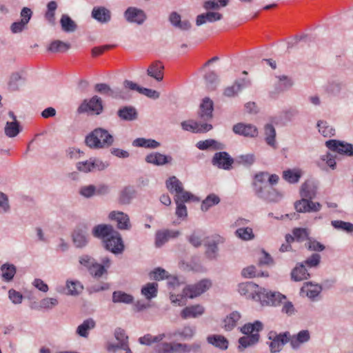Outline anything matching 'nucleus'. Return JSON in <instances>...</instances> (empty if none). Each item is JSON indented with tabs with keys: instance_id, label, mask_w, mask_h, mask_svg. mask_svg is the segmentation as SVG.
Segmentation results:
<instances>
[{
	"instance_id": "7",
	"label": "nucleus",
	"mask_w": 353,
	"mask_h": 353,
	"mask_svg": "<svg viewBox=\"0 0 353 353\" xmlns=\"http://www.w3.org/2000/svg\"><path fill=\"white\" fill-rule=\"evenodd\" d=\"M294 208L296 212L301 213L316 212L321 209V205L319 202H313L306 198H302L295 202Z\"/></svg>"
},
{
	"instance_id": "56",
	"label": "nucleus",
	"mask_w": 353,
	"mask_h": 353,
	"mask_svg": "<svg viewBox=\"0 0 353 353\" xmlns=\"http://www.w3.org/2000/svg\"><path fill=\"white\" fill-rule=\"evenodd\" d=\"M218 252L219 248L217 242L212 241L207 244L205 254L208 259L211 260L216 259L218 256Z\"/></svg>"
},
{
	"instance_id": "17",
	"label": "nucleus",
	"mask_w": 353,
	"mask_h": 353,
	"mask_svg": "<svg viewBox=\"0 0 353 353\" xmlns=\"http://www.w3.org/2000/svg\"><path fill=\"white\" fill-rule=\"evenodd\" d=\"M179 235V232L171 230H159L155 235V245L160 248L170 239H174Z\"/></svg>"
},
{
	"instance_id": "2",
	"label": "nucleus",
	"mask_w": 353,
	"mask_h": 353,
	"mask_svg": "<svg viewBox=\"0 0 353 353\" xmlns=\"http://www.w3.org/2000/svg\"><path fill=\"white\" fill-rule=\"evenodd\" d=\"M270 342L268 343L271 353H277L282 350L284 345L288 343V332L277 334L276 332L270 331L268 334Z\"/></svg>"
},
{
	"instance_id": "40",
	"label": "nucleus",
	"mask_w": 353,
	"mask_h": 353,
	"mask_svg": "<svg viewBox=\"0 0 353 353\" xmlns=\"http://www.w3.org/2000/svg\"><path fill=\"white\" fill-rule=\"evenodd\" d=\"M167 337L164 333L159 334L157 336H152L150 334H145L139 339V342L141 345H150L152 343H156L161 341L163 339Z\"/></svg>"
},
{
	"instance_id": "15",
	"label": "nucleus",
	"mask_w": 353,
	"mask_h": 353,
	"mask_svg": "<svg viewBox=\"0 0 353 353\" xmlns=\"http://www.w3.org/2000/svg\"><path fill=\"white\" fill-rule=\"evenodd\" d=\"M145 160L148 163L162 166L170 163L172 161V157L170 155H165L160 152H154L146 155Z\"/></svg>"
},
{
	"instance_id": "13",
	"label": "nucleus",
	"mask_w": 353,
	"mask_h": 353,
	"mask_svg": "<svg viewBox=\"0 0 353 353\" xmlns=\"http://www.w3.org/2000/svg\"><path fill=\"white\" fill-rule=\"evenodd\" d=\"M232 130L235 134L247 137H256L259 133L256 126L243 123L234 125Z\"/></svg>"
},
{
	"instance_id": "47",
	"label": "nucleus",
	"mask_w": 353,
	"mask_h": 353,
	"mask_svg": "<svg viewBox=\"0 0 353 353\" xmlns=\"http://www.w3.org/2000/svg\"><path fill=\"white\" fill-rule=\"evenodd\" d=\"M319 132L325 137H330L335 134V129L323 120L317 122Z\"/></svg>"
},
{
	"instance_id": "20",
	"label": "nucleus",
	"mask_w": 353,
	"mask_h": 353,
	"mask_svg": "<svg viewBox=\"0 0 353 353\" xmlns=\"http://www.w3.org/2000/svg\"><path fill=\"white\" fill-rule=\"evenodd\" d=\"M72 240L77 248L85 247L89 241V236L85 229H75L72 233Z\"/></svg>"
},
{
	"instance_id": "18",
	"label": "nucleus",
	"mask_w": 353,
	"mask_h": 353,
	"mask_svg": "<svg viewBox=\"0 0 353 353\" xmlns=\"http://www.w3.org/2000/svg\"><path fill=\"white\" fill-rule=\"evenodd\" d=\"M91 16L101 23H108L111 20V12L103 6L94 7Z\"/></svg>"
},
{
	"instance_id": "6",
	"label": "nucleus",
	"mask_w": 353,
	"mask_h": 353,
	"mask_svg": "<svg viewBox=\"0 0 353 353\" xmlns=\"http://www.w3.org/2000/svg\"><path fill=\"white\" fill-rule=\"evenodd\" d=\"M125 19L130 23L142 25L147 19L145 12L136 7H129L124 12Z\"/></svg>"
},
{
	"instance_id": "33",
	"label": "nucleus",
	"mask_w": 353,
	"mask_h": 353,
	"mask_svg": "<svg viewBox=\"0 0 353 353\" xmlns=\"http://www.w3.org/2000/svg\"><path fill=\"white\" fill-rule=\"evenodd\" d=\"M133 301L134 297L125 292L118 290L112 293V302L114 303L130 304Z\"/></svg>"
},
{
	"instance_id": "59",
	"label": "nucleus",
	"mask_w": 353,
	"mask_h": 353,
	"mask_svg": "<svg viewBox=\"0 0 353 353\" xmlns=\"http://www.w3.org/2000/svg\"><path fill=\"white\" fill-rule=\"evenodd\" d=\"M342 84L339 82H328L325 86V90L327 93L332 95H337L341 92Z\"/></svg>"
},
{
	"instance_id": "42",
	"label": "nucleus",
	"mask_w": 353,
	"mask_h": 353,
	"mask_svg": "<svg viewBox=\"0 0 353 353\" xmlns=\"http://www.w3.org/2000/svg\"><path fill=\"white\" fill-rule=\"evenodd\" d=\"M196 147L201 150H205L210 148L214 150H222L223 148V145L214 139H207L205 141H199L196 143Z\"/></svg>"
},
{
	"instance_id": "3",
	"label": "nucleus",
	"mask_w": 353,
	"mask_h": 353,
	"mask_svg": "<svg viewBox=\"0 0 353 353\" xmlns=\"http://www.w3.org/2000/svg\"><path fill=\"white\" fill-rule=\"evenodd\" d=\"M211 285L210 280L203 279L196 284L186 286L183 292L185 296L193 299L207 291Z\"/></svg>"
},
{
	"instance_id": "62",
	"label": "nucleus",
	"mask_w": 353,
	"mask_h": 353,
	"mask_svg": "<svg viewBox=\"0 0 353 353\" xmlns=\"http://www.w3.org/2000/svg\"><path fill=\"white\" fill-rule=\"evenodd\" d=\"M154 346L156 353H173V344L170 343H157Z\"/></svg>"
},
{
	"instance_id": "9",
	"label": "nucleus",
	"mask_w": 353,
	"mask_h": 353,
	"mask_svg": "<svg viewBox=\"0 0 353 353\" xmlns=\"http://www.w3.org/2000/svg\"><path fill=\"white\" fill-rule=\"evenodd\" d=\"M310 340V333L307 330H303L296 334L291 335L288 332V341L293 350H299L301 345Z\"/></svg>"
},
{
	"instance_id": "61",
	"label": "nucleus",
	"mask_w": 353,
	"mask_h": 353,
	"mask_svg": "<svg viewBox=\"0 0 353 353\" xmlns=\"http://www.w3.org/2000/svg\"><path fill=\"white\" fill-rule=\"evenodd\" d=\"M90 159V167L92 172L95 171H101L105 170L108 166V163L103 162L99 159L92 157Z\"/></svg>"
},
{
	"instance_id": "28",
	"label": "nucleus",
	"mask_w": 353,
	"mask_h": 353,
	"mask_svg": "<svg viewBox=\"0 0 353 353\" xmlns=\"http://www.w3.org/2000/svg\"><path fill=\"white\" fill-rule=\"evenodd\" d=\"M259 334H248L241 337L239 339L238 349L240 351H243L245 348L256 345L259 342Z\"/></svg>"
},
{
	"instance_id": "24",
	"label": "nucleus",
	"mask_w": 353,
	"mask_h": 353,
	"mask_svg": "<svg viewBox=\"0 0 353 353\" xmlns=\"http://www.w3.org/2000/svg\"><path fill=\"white\" fill-rule=\"evenodd\" d=\"M309 277L310 274L303 263L296 264V267L291 272V278L294 281L306 280Z\"/></svg>"
},
{
	"instance_id": "26",
	"label": "nucleus",
	"mask_w": 353,
	"mask_h": 353,
	"mask_svg": "<svg viewBox=\"0 0 353 353\" xmlns=\"http://www.w3.org/2000/svg\"><path fill=\"white\" fill-rule=\"evenodd\" d=\"M171 24L181 30H188L191 28V23L188 20L181 21V15L176 12H172L169 16Z\"/></svg>"
},
{
	"instance_id": "12",
	"label": "nucleus",
	"mask_w": 353,
	"mask_h": 353,
	"mask_svg": "<svg viewBox=\"0 0 353 353\" xmlns=\"http://www.w3.org/2000/svg\"><path fill=\"white\" fill-rule=\"evenodd\" d=\"M183 130L194 133H201L210 131L212 125L208 123H201L193 121H185L181 123Z\"/></svg>"
},
{
	"instance_id": "21",
	"label": "nucleus",
	"mask_w": 353,
	"mask_h": 353,
	"mask_svg": "<svg viewBox=\"0 0 353 353\" xmlns=\"http://www.w3.org/2000/svg\"><path fill=\"white\" fill-rule=\"evenodd\" d=\"M204 312L205 309L202 305H193L183 308L181 312V316L183 319L197 318L201 316Z\"/></svg>"
},
{
	"instance_id": "11",
	"label": "nucleus",
	"mask_w": 353,
	"mask_h": 353,
	"mask_svg": "<svg viewBox=\"0 0 353 353\" xmlns=\"http://www.w3.org/2000/svg\"><path fill=\"white\" fill-rule=\"evenodd\" d=\"M260 288L253 282H245L239 285L238 290L241 295L256 301Z\"/></svg>"
},
{
	"instance_id": "14",
	"label": "nucleus",
	"mask_w": 353,
	"mask_h": 353,
	"mask_svg": "<svg viewBox=\"0 0 353 353\" xmlns=\"http://www.w3.org/2000/svg\"><path fill=\"white\" fill-rule=\"evenodd\" d=\"M234 160L225 152H216L213 159L212 164L224 170L230 169Z\"/></svg>"
},
{
	"instance_id": "39",
	"label": "nucleus",
	"mask_w": 353,
	"mask_h": 353,
	"mask_svg": "<svg viewBox=\"0 0 353 353\" xmlns=\"http://www.w3.org/2000/svg\"><path fill=\"white\" fill-rule=\"evenodd\" d=\"M302 175L299 169H288L283 172V178L290 183H297Z\"/></svg>"
},
{
	"instance_id": "44",
	"label": "nucleus",
	"mask_w": 353,
	"mask_h": 353,
	"mask_svg": "<svg viewBox=\"0 0 353 353\" xmlns=\"http://www.w3.org/2000/svg\"><path fill=\"white\" fill-rule=\"evenodd\" d=\"M60 23L62 30L66 32H74L77 27L75 22L68 15L65 14L61 16Z\"/></svg>"
},
{
	"instance_id": "60",
	"label": "nucleus",
	"mask_w": 353,
	"mask_h": 353,
	"mask_svg": "<svg viewBox=\"0 0 353 353\" xmlns=\"http://www.w3.org/2000/svg\"><path fill=\"white\" fill-rule=\"evenodd\" d=\"M235 161L245 166H250L254 163L255 157L253 154L240 155L235 159Z\"/></svg>"
},
{
	"instance_id": "32",
	"label": "nucleus",
	"mask_w": 353,
	"mask_h": 353,
	"mask_svg": "<svg viewBox=\"0 0 353 353\" xmlns=\"http://www.w3.org/2000/svg\"><path fill=\"white\" fill-rule=\"evenodd\" d=\"M195 334V328L190 326H185L182 329H179L174 332L172 334L167 336L170 339L172 336H179L183 340L191 339Z\"/></svg>"
},
{
	"instance_id": "31",
	"label": "nucleus",
	"mask_w": 353,
	"mask_h": 353,
	"mask_svg": "<svg viewBox=\"0 0 353 353\" xmlns=\"http://www.w3.org/2000/svg\"><path fill=\"white\" fill-rule=\"evenodd\" d=\"M263 325L259 321H255L252 323H246L241 328V331L245 335L259 334V332L263 330Z\"/></svg>"
},
{
	"instance_id": "49",
	"label": "nucleus",
	"mask_w": 353,
	"mask_h": 353,
	"mask_svg": "<svg viewBox=\"0 0 353 353\" xmlns=\"http://www.w3.org/2000/svg\"><path fill=\"white\" fill-rule=\"evenodd\" d=\"M70 48L69 43L63 41L56 40L52 41L48 48V51L53 53L64 52Z\"/></svg>"
},
{
	"instance_id": "23",
	"label": "nucleus",
	"mask_w": 353,
	"mask_h": 353,
	"mask_svg": "<svg viewBox=\"0 0 353 353\" xmlns=\"http://www.w3.org/2000/svg\"><path fill=\"white\" fill-rule=\"evenodd\" d=\"M223 16L219 12H208L206 13L199 14L196 19V25L200 26L207 22L212 23L219 21Z\"/></svg>"
},
{
	"instance_id": "46",
	"label": "nucleus",
	"mask_w": 353,
	"mask_h": 353,
	"mask_svg": "<svg viewBox=\"0 0 353 353\" xmlns=\"http://www.w3.org/2000/svg\"><path fill=\"white\" fill-rule=\"evenodd\" d=\"M158 284L157 283H148L141 289V294L147 299H151L157 295Z\"/></svg>"
},
{
	"instance_id": "10",
	"label": "nucleus",
	"mask_w": 353,
	"mask_h": 353,
	"mask_svg": "<svg viewBox=\"0 0 353 353\" xmlns=\"http://www.w3.org/2000/svg\"><path fill=\"white\" fill-rule=\"evenodd\" d=\"M109 219L117 222L119 230H128L131 228L129 216L121 211H112L108 215Z\"/></svg>"
},
{
	"instance_id": "37",
	"label": "nucleus",
	"mask_w": 353,
	"mask_h": 353,
	"mask_svg": "<svg viewBox=\"0 0 353 353\" xmlns=\"http://www.w3.org/2000/svg\"><path fill=\"white\" fill-rule=\"evenodd\" d=\"M265 141L270 146L276 148V130L274 127L270 123H268L264 127Z\"/></svg>"
},
{
	"instance_id": "27",
	"label": "nucleus",
	"mask_w": 353,
	"mask_h": 353,
	"mask_svg": "<svg viewBox=\"0 0 353 353\" xmlns=\"http://www.w3.org/2000/svg\"><path fill=\"white\" fill-rule=\"evenodd\" d=\"M207 341L208 343L212 345L213 346L221 350H225L228 347L229 342L228 339L219 334H212L209 335L207 337Z\"/></svg>"
},
{
	"instance_id": "38",
	"label": "nucleus",
	"mask_w": 353,
	"mask_h": 353,
	"mask_svg": "<svg viewBox=\"0 0 353 353\" xmlns=\"http://www.w3.org/2000/svg\"><path fill=\"white\" fill-rule=\"evenodd\" d=\"M95 325V321L92 319H88L77 327V333L82 337H87L89 331L93 329Z\"/></svg>"
},
{
	"instance_id": "51",
	"label": "nucleus",
	"mask_w": 353,
	"mask_h": 353,
	"mask_svg": "<svg viewBox=\"0 0 353 353\" xmlns=\"http://www.w3.org/2000/svg\"><path fill=\"white\" fill-rule=\"evenodd\" d=\"M20 132L19 124L17 121H8L5 127V134L8 137H14Z\"/></svg>"
},
{
	"instance_id": "34",
	"label": "nucleus",
	"mask_w": 353,
	"mask_h": 353,
	"mask_svg": "<svg viewBox=\"0 0 353 353\" xmlns=\"http://www.w3.org/2000/svg\"><path fill=\"white\" fill-rule=\"evenodd\" d=\"M134 147L155 149L160 146V143L151 139L137 138L132 142Z\"/></svg>"
},
{
	"instance_id": "52",
	"label": "nucleus",
	"mask_w": 353,
	"mask_h": 353,
	"mask_svg": "<svg viewBox=\"0 0 353 353\" xmlns=\"http://www.w3.org/2000/svg\"><path fill=\"white\" fill-rule=\"evenodd\" d=\"M229 0H208L204 2L203 8L206 10H218L220 7H225L228 4Z\"/></svg>"
},
{
	"instance_id": "58",
	"label": "nucleus",
	"mask_w": 353,
	"mask_h": 353,
	"mask_svg": "<svg viewBox=\"0 0 353 353\" xmlns=\"http://www.w3.org/2000/svg\"><path fill=\"white\" fill-rule=\"evenodd\" d=\"M307 240L305 247L311 251L321 252L325 248L324 245L314 239L307 238Z\"/></svg>"
},
{
	"instance_id": "19",
	"label": "nucleus",
	"mask_w": 353,
	"mask_h": 353,
	"mask_svg": "<svg viewBox=\"0 0 353 353\" xmlns=\"http://www.w3.org/2000/svg\"><path fill=\"white\" fill-rule=\"evenodd\" d=\"M213 102L209 98H205L200 105L199 117L205 121H210L212 118Z\"/></svg>"
},
{
	"instance_id": "1",
	"label": "nucleus",
	"mask_w": 353,
	"mask_h": 353,
	"mask_svg": "<svg viewBox=\"0 0 353 353\" xmlns=\"http://www.w3.org/2000/svg\"><path fill=\"white\" fill-rule=\"evenodd\" d=\"M114 137L108 130L98 128L89 133L85 139V143L91 149L108 148L112 145Z\"/></svg>"
},
{
	"instance_id": "50",
	"label": "nucleus",
	"mask_w": 353,
	"mask_h": 353,
	"mask_svg": "<svg viewBox=\"0 0 353 353\" xmlns=\"http://www.w3.org/2000/svg\"><path fill=\"white\" fill-rule=\"evenodd\" d=\"M220 198L215 194H209L201 203V209L203 212L208 211L210 208L217 205Z\"/></svg>"
},
{
	"instance_id": "64",
	"label": "nucleus",
	"mask_w": 353,
	"mask_h": 353,
	"mask_svg": "<svg viewBox=\"0 0 353 353\" xmlns=\"http://www.w3.org/2000/svg\"><path fill=\"white\" fill-rule=\"evenodd\" d=\"M90 273L95 278H100L102 275L106 272V270L103 265L95 263L89 269Z\"/></svg>"
},
{
	"instance_id": "54",
	"label": "nucleus",
	"mask_w": 353,
	"mask_h": 353,
	"mask_svg": "<svg viewBox=\"0 0 353 353\" xmlns=\"http://www.w3.org/2000/svg\"><path fill=\"white\" fill-rule=\"evenodd\" d=\"M331 225L338 230L344 231L348 233L353 232V224L351 223L336 220L332 221Z\"/></svg>"
},
{
	"instance_id": "43",
	"label": "nucleus",
	"mask_w": 353,
	"mask_h": 353,
	"mask_svg": "<svg viewBox=\"0 0 353 353\" xmlns=\"http://www.w3.org/2000/svg\"><path fill=\"white\" fill-rule=\"evenodd\" d=\"M135 191L133 188L125 187L119 194V201L123 205L129 204L134 198Z\"/></svg>"
},
{
	"instance_id": "48",
	"label": "nucleus",
	"mask_w": 353,
	"mask_h": 353,
	"mask_svg": "<svg viewBox=\"0 0 353 353\" xmlns=\"http://www.w3.org/2000/svg\"><path fill=\"white\" fill-rule=\"evenodd\" d=\"M166 187L171 193H174L176 195L177 192L182 191V183L174 176L170 177L166 181Z\"/></svg>"
},
{
	"instance_id": "45",
	"label": "nucleus",
	"mask_w": 353,
	"mask_h": 353,
	"mask_svg": "<svg viewBox=\"0 0 353 353\" xmlns=\"http://www.w3.org/2000/svg\"><path fill=\"white\" fill-rule=\"evenodd\" d=\"M241 318V315L237 312H233L225 317L223 321V327L226 330H232Z\"/></svg>"
},
{
	"instance_id": "29",
	"label": "nucleus",
	"mask_w": 353,
	"mask_h": 353,
	"mask_svg": "<svg viewBox=\"0 0 353 353\" xmlns=\"http://www.w3.org/2000/svg\"><path fill=\"white\" fill-rule=\"evenodd\" d=\"M300 194L302 198L312 200L316 194V187L311 181H306L302 184Z\"/></svg>"
},
{
	"instance_id": "22",
	"label": "nucleus",
	"mask_w": 353,
	"mask_h": 353,
	"mask_svg": "<svg viewBox=\"0 0 353 353\" xmlns=\"http://www.w3.org/2000/svg\"><path fill=\"white\" fill-rule=\"evenodd\" d=\"M114 231H115V230L110 225L99 224L93 228L92 234L94 237L103 239L104 241L108 238Z\"/></svg>"
},
{
	"instance_id": "57",
	"label": "nucleus",
	"mask_w": 353,
	"mask_h": 353,
	"mask_svg": "<svg viewBox=\"0 0 353 353\" xmlns=\"http://www.w3.org/2000/svg\"><path fill=\"white\" fill-rule=\"evenodd\" d=\"M254 192L256 196L261 199H265L270 185L254 183Z\"/></svg>"
},
{
	"instance_id": "4",
	"label": "nucleus",
	"mask_w": 353,
	"mask_h": 353,
	"mask_svg": "<svg viewBox=\"0 0 353 353\" xmlns=\"http://www.w3.org/2000/svg\"><path fill=\"white\" fill-rule=\"evenodd\" d=\"M103 110L102 101L97 96L92 97L89 101L84 100L77 109L79 114L92 112L99 114Z\"/></svg>"
},
{
	"instance_id": "25",
	"label": "nucleus",
	"mask_w": 353,
	"mask_h": 353,
	"mask_svg": "<svg viewBox=\"0 0 353 353\" xmlns=\"http://www.w3.org/2000/svg\"><path fill=\"white\" fill-rule=\"evenodd\" d=\"M164 66L159 61L152 63L147 70L148 76L155 79L157 81H161L163 79V70Z\"/></svg>"
},
{
	"instance_id": "8",
	"label": "nucleus",
	"mask_w": 353,
	"mask_h": 353,
	"mask_svg": "<svg viewBox=\"0 0 353 353\" xmlns=\"http://www.w3.org/2000/svg\"><path fill=\"white\" fill-rule=\"evenodd\" d=\"M325 145L333 152L353 156V145L350 143L332 139L326 141Z\"/></svg>"
},
{
	"instance_id": "36",
	"label": "nucleus",
	"mask_w": 353,
	"mask_h": 353,
	"mask_svg": "<svg viewBox=\"0 0 353 353\" xmlns=\"http://www.w3.org/2000/svg\"><path fill=\"white\" fill-rule=\"evenodd\" d=\"M302 293L305 294L310 299L316 297L321 291V287L319 285H314L311 283H306L301 288Z\"/></svg>"
},
{
	"instance_id": "5",
	"label": "nucleus",
	"mask_w": 353,
	"mask_h": 353,
	"mask_svg": "<svg viewBox=\"0 0 353 353\" xmlns=\"http://www.w3.org/2000/svg\"><path fill=\"white\" fill-rule=\"evenodd\" d=\"M106 250L114 254L121 253L124 249V245L121 234L117 231L114 232L103 241Z\"/></svg>"
},
{
	"instance_id": "63",
	"label": "nucleus",
	"mask_w": 353,
	"mask_h": 353,
	"mask_svg": "<svg viewBox=\"0 0 353 353\" xmlns=\"http://www.w3.org/2000/svg\"><path fill=\"white\" fill-rule=\"evenodd\" d=\"M79 192L85 198H90L96 194V186L94 185L82 186L80 188Z\"/></svg>"
},
{
	"instance_id": "53",
	"label": "nucleus",
	"mask_w": 353,
	"mask_h": 353,
	"mask_svg": "<svg viewBox=\"0 0 353 353\" xmlns=\"http://www.w3.org/2000/svg\"><path fill=\"white\" fill-rule=\"evenodd\" d=\"M68 294L70 295H78L83 290V285L77 281H68L66 283Z\"/></svg>"
},
{
	"instance_id": "41",
	"label": "nucleus",
	"mask_w": 353,
	"mask_h": 353,
	"mask_svg": "<svg viewBox=\"0 0 353 353\" xmlns=\"http://www.w3.org/2000/svg\"><path fill=\"white\" fill-rule=\"evenodd\" d=\"M270 295L271 292L261 287L256 301L260 302L262 305L275 306V302L272 301Z\"/></svg>"
},
{
	"instance_id": "35",
	"label": "nucleus",
	"mask_w": 353,
	"mask_h": 353,
	"mask_svg": "<svg viewBox=\"0 0 353 353\" xmlns=\"http://www.w3.org/2000/svg\"><path fill=\"white\" fill-rule=\"evenodd\" d=\"M16 271V267L13 264L8 263L3 264L1 267L2 279L6 282L12 281Z\"/></svg>"
},
{
	"instance_id": "16",
	"label": "nucleus",
	"mask_w": 353,
	"mask_h": 353,
	"mask_svg": "<svg viewBox=\"0 0 353 353\" xmlns=\"http://www.w3.org/2000/svg\"><path fill=\"white\" fill-rule=\"evenodd\" d=\"M114 337L118 341L117 344L110 343L108 345V350L115 352L119 348H126L128 344V336L124 330L119 327L114 331Z\"/></svg>"
},
{
	"instance_id": "55",
	"label": "nucleus",
	"mask_w": 353,
	"mask_h": 353,
	"mask_svg": "<svg viewBox=\"0 0 353 353\" xmlns=\"http://www.w3.org/2000/svg\"><path fill=\"white\" fill-rule=\"evenodd\" d=\"M235 234L244 241L252 240L254 237L252 229L249 227L237 229L235 232Z\"/></svg>"
},
{
	"instance_id": "30",
	"label": "nucleus",
	"mask_w": 353,
	"mask_h": 353,
	"mask_svg": "<svg viewBox=\"0 0 353 353\" xmlns=\"http://www.w3.org/2000/svg\"><path fill=\"white\" fill-rule=\"evenodd\" d=\"M117 115L122 120L133 121L137 118V112L132 106H124L118 110Z\"/></svg>"
}]
</instances>
